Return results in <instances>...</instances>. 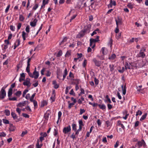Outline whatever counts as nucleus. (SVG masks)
Segmentation results:
<instances>
[{
  "instance_id": "nucleus-41",
  "label": "nucleus",
  "mask_w": 148,
  "mask_h": 148,
  "mask_svg": "<svg viewBox=\"0 0 148 148\" xmlns=\"http://www.w3.org/2000/svg\"><path fill=\"white\" fill-rule=\"evenodd\" d=\"M110 3H111V4L113 5H116V1H112V0H110Z\"/></svg>"
},
{
  "instance_id": "nucleus-11",
  "label": "nucleus",
  "mask_w": 148,
  "mask_h": 148,
  "mask_svg": "<svg viewBox=\"0 0 148 148\" xmlns=\"http://www.w3.org/2000/svg\"><path fill=\"white\" fill-rule=\"evenodd\" d=\"M121 87L123 92V95H125L126 92V86L125 85L124 86L123 85H122Z\"/></svg>"
},
{
  "instance_id": "nucleus-42",
  "label": "nucleus",
  "mask_w": 148,
  "mask_h": 148,
  "mask_svg": "<svg viewBox=\"0 0 148 148\" xmlns=\"http://www.w3.org/2000/svg\"><path fill=\"white\" fill-rule=\"evenodd\" d=\"M75 103L73 102V103H69L68 106L69 108L70 109L71 108L72 106L75 104Z\"/></svg>"
},
{
  "instance_id": "nucleus-2",
  "label": "nucleus",
  "mask_w": 148,
  "mask_h": 148,
  "mask_svg": "<svg viewBox=\"0 0 148 148\" xmlns=\"http://www.w3.org/2000/svg\"><path fill=\"white\" fill-rule=\"evenodd\" d=\"M146 49L145 47H142L139 53L136 56L137 58L141 57L143 58L145 56V54L144 52L145 51Z\"/></svg>"
},
{
  "instance_id": "nucleus-14",
  "label": "nucleus",
  "mask_w": 148,
  "mask_h": 148,
  "mask_svg": "<svg viewBox=\"0 0 148 148\" xmlns=\"http://www.w3.org/2000/svg\"><path fill=\"white\" fill-rule=\"evenodd\" d=\"M116 58V56L115 55V54L113 53L112 55H111V56H110L108 59L109 60H113L115 58Z\"/></svg>"
},
{
  "instance_id": "nucleus-51",
  "label": "nucleus",
  "mask_w": 148,
  "mask_h": 148,
  "mask_svg": "<svg viewBox=\"0 0 148 148\" xmlns=\"http://www.w3.org/2000/svg\"><path fill=\"white\" fill-rule=\"evenodd\" d=\"M139 123V122L138 121H137L135 123V125L134 126V127H136L138 126Z\"/></svg>"
},
{
  "instance_id": "nucleus-48",
  "label": "nucleus",
  "mask_w": 148,
  "mask_h": 148,
  "mask_svg": "<svg viewBox=\"0 0 148 148\" xmlns=\"http://www.w3.org/2000/svg\"><path fill=\"white\" fill-rule=\"evenodd\" d=\"M76 134H75L74 133H73L72 135L70 136L71 138H72L73 140L75 139L76 138Z\"/></svg>"
},
{
  "instance_id": "nucleus-60",
  "label": "nucleus",
  "mask_w": 148,
  "mask_h": 148,
  "mask_svg": "<svg viewBox=\"0 0 148 148\" xmlns=\"http://www.w3.org/2000/svg\"><path fill=\"white\" fill-rule=\"evenodd\" d=\"M36 148H41V146H40L39 145V143L38 141L37 142V143H36Z\"/></svg>"
},
{
  "instance_id": "nucleus-63",
  "label": "nucleus",
  "mask_w": 148,
  "mask_h": 148,
  "mask_svg": "<svg viewBox=\"0 0 148 148\" xmlns=\"http://www.w3.org/2000/svg\"><path fill=\"white\" fill-rule=\"evenodd\" d=\"M6 135V134L3 132L1 133L0 134V136L1 137H5Z\"/></svg>"
},
{
  "instance_id": "nucleus-54",
  "label": "nucleus",
  "mask_w": 148,
  "mask_h": 148,
  "mask_svg": "<svg viewBox=\"0 0 148 148\" xmlns=\"http://www.w3.org/2000/svg\"><path fill=\"white\" fill-rule=\"evenodd\" d=\"M36 23H34L33 22H31L30 23V25L32 27H35L36 25Z\"/></svg>"
},
{
  "instance_id": "nucleus-6",
  "label": "nucleus",
  "mask_w": 148,
  "mask_h": 148,
  "mask_svg": "<svg viewBox=\"0 0 148 148\" xmlns=\"http://www.w3.org/2000/svg\"><path fill=\"white\" fill-rule=\"evenodd\" d=\"M6 95V92L3 88H2L0 92V98L3 99L4 98Z\"/></svg>"
},
{
  "instance_id": "nucleus-45",
  "label": "nucleus",
  "mask_w": 148,
  "mask_h": 148,
  "mask_svg": "<svg viewBox=\"0 0 148 148\" xmlns=\"http://www.w3.org/2000/svg\"><path fill=\"white\" fill-rule=\"evenodd\" d=\"M38 5L37 4H36L33 8L32 9L35 10L38 8Z\"/></svg>"
},
{
  "instance_id": "nucleus-56",
  "label": "nucleus",
  "mask_w": 148,
  "mask_h": 148,
  "mask_svg": "<svg viewBox=\"0 0 148 148\" xmlns=\"http://www.w3.org/2000/svg\"><path fill=\"white\" fill-rule=\"evenodd\" d=\"M85 111L84 109H80L79 114L80 115L82 114L83 113L85 112Z\"/></svg>"
},
{
  "instance_id": "nucleus-47",
  "label": "nucleus",
  "mask_w": 148,
  "mask_h": 148,
  "mask_svg": "<svg viewBox=\"0 0 148 148\" xmlns=\"http://www.w3.org/2000/svg\"><path fill=\"white\" fill-rule=\"evenodd\" d=\"M33 102L34 106L35 108H37L38 106L37 102L36 100L34 101H33Z\"/></svg>"
},
{
  "instance_id": "nucleus-13",
  "label": "nucleus",
  "mask_w": 148,
  "mask_h": 148,
  "mask_svg": "<svg viewBox=\"0 0 148 148\" xmlns=\"http://www.w3.org/2000/svg\"><path fill=\"white\" fill-rule=\"evenodd\" d=\"M25 105V101H24L22 102H20L19 103L18 105H17V106H18L21 108L23 106H24Z\"/></svg>"
},
{
  "instance_id": "nucleus-24",
  "label": "nucleus",
  "mask_w": 148,
  "mask_h": 148,
  "mask_svg": "<svg viewBox=\"0 0 148 148\" xmlns=\"http://www.w3.org/2000/svg\"><path fill=\"white\" fill-rule=\"evenodd\" d=\"M20 40L19 39H17L14 43V44H16L17 46H18L20 45Z\"/></svg>"
},
{
  "instance_id": "nucleus-49",
  "label": "nucleus",
  "mask_w": 148,
  "mask_h": 148,
  "mask_svg": "<svg viewBox=\"0 0 148 148\" xmlns=\"http://www.w3.org/2000/svg\"><path fill=\"white\" fill-rule=\"evenodd\" d=\"M25 109L28 111L29 112H31L32 110L29 106H27L25 108Z\"/></svg>"
},
{
  "instance_id": "nucleus-39",
  "label": "nucleus",
  "mask_w": 148,
  "mask_h": 148,
  "mask_svg": "<svg viewBox=\"0 0 148 148\" xmlns=\"http://www.w3.org/2000/svg\"><path fill=\"white\" fill-rule=\"evenodd\" d=\"M28 36V34H26L24 31H23L22 32V37H27Z\"/></svg>"
},
{
  "instance_id": "nucleus-64",
  "label": "nucleus",
  "mask_w": 148,
  "mask_h": 148,
  "mask_svg": "<svg viewBox=\"0 0 148 148\" xmlns=\"http://www.w3.org/2000/svg\"><path fill=\"white\" fill-rule=\"evenodd\" d=\"M23 116L25 118H29V116L26 114L23 113L22 114Z\"/></svg>"
},
{
  "instance_id": "nucleus-46",
  "label": "nucleus",
  "mask_w": 148,
  "mask_h": 148,
  "mask_svg": "<svg viewBox=\"0 0 148 148\" xmlns=\"http://www.w3.org/2000/svg\"><path fill=\"white\" fill-rule=\"evenodd\" d=\"M21 109H20V108H16V111L18 113L19 115H20L21 113Z\"/></svg>"
},
{
  "instance_id": "nucleus-5",
  "label": "nucleus",
  "mask_w": 148,
  "mask_h": 148,
  "mask_svg": "<svg viewBox=\"0 0 148 148\" xmlns=\"http://www.w3.org/2000/svg\"><path fill=\"white\" fill-rule=\"evenodd\" d=\"M91 25L90 24H88L86 26H85L84 29V32L86 33H89L90 31L91 28Z\"/></svg>"
},
{
  "instance_id": "nucleus-35",
  "label": "nucleus",
  "mask_w": 148,
  "mask_h": 148,
  "mask_svg": "<svg viewBox=\"0 0 148 148\" xmlns=\"http://www.w3.org/2000/svg\"><path fill=\"white\" fill-rule=\"evenodd\" d=\"M62 53L61 50H60L58 53L57 55V57H59L61 56L62 55Z\"/></svg>"
},
{
  "instance_id": "nucleus-16",
  "label": "nucleus",
  "mask_w": 148,
  "mask_h": 148,
  "mask_svg": "<svg viewBox=\"0 0 148 148\" xmlns=\"http://www.w3.org/2000/svg\"><path fill=\"white\" fill-rule=\"evenodd\" d=\"M23 66V63L22 62H19V64L17 65V67L18 68L17 71H18V69L21 68Z\"/></svg>"
},
{
  "instance_id": "nucleus-4",
  "label": "nucleus",
  "mask_w": 148,
  "mask_h": 148,
  "mask_svg": "<svg viewBox=\"0 0 148 148\" xmlns=\"http://www.w3.org/2000/svg\"><path fill=\"white\" fill-rule=\"evenodd\" d=\"M30 81V79L29 78H27L23 83V84L24 86H27L28 87H29L31 85Z\"/></svg>"
},
{
  "instance_id": "nucleus-25",
  "label": "nucleus",
  "mask_w": 148,
  "mask_h": 148,
  "mask_svg": "<svg viewBox=\"0 0 148 148\" xmlns=\"http://www.w3.org/2000/svg\"><path fill=\"white\" fill-rule=\"evenodd\" d=\"M90 45L91 47L92 48H93L95 46V43H94L93 42H92L91 40H90Z\"/></svg>"
},
{
  "instance_id": "nucleus-33",
  "label": "nucleus",
  "mask_w": 148,
  "mask_h": 148,
  "mask_svg": "<svg viewBox=\"0 0 148 148\" xmlns=\"http://www.w3.org/2000/svg\"><path fill=\"white\" fill-rule=\"evenodd\" d=\"M142 114V112L140 110H138L136 112V116H137L138 115H141Z\"/></svg>"
},
{
  "instance_id": "nucleus-23",
  "label": "nucleus",
  "mask_w": 148,
  "mask_h": 148,
  "mask_svg": "<svg viewBox=\"0 0 148 148\" xmlns=\"http://www.w3.org/2000/svg\"><path fill=\"white\" fill-rule=\"evenodd\" d=\"M21 94L22 92L21 91H18L15 93V94L16 96L19 97L21 95Z\"/></svg>"
},
{
  "instance_id": "nucleus-52",
  "label": "nucleus",
  "mask_w": 148,
  "mask_h": 148,
  "mask_svg": "<svg viewBox=\"0 0 148 148\" xmlns=\"http://www.w3.org/2000/svg\"><path fill=\"white\" fill-rule=\"evenodd\" d=\"M27 133V131H25L23 132L21 134V136L22 137H23Z\"/></svg>"
},
{
  "instance_id": "nucleus-53",
  "label": "nucleus",
  "mask_w": 148,
  "mask_h": 148,
  "mask_svg": "<svg viewBox=\"0 0 148 148\" xmlns=\"http://www.w3.org/2000/svg\"><path fill=\"white\" fill-rule=\"evenodd\" d=\"M3 123L5 124H8L9 123V121L6 119H3Z\"/></svg>"
},
{
  "instance_id": "nucleus-37",
  "label": "nucleus",
  "mask_w": 148,
  "mask_h": 148,
  "mask_svg": "<svg viewBox=\"0 0 148 148\" xmlns=\"http://www.w3.org/2000/svg\"><path fill=\"white\" fill-rule=\"evenodd\" d=\"M94 82L96 86L97 85L99 84V81L98 79L96 77H95L94 78Z\"/></svg>"
},
{
  "instance_id": "nucleus-40",
  "label": "nucleus",
  "mask_w": 148,
  "mask_h": 148,
  "mask_svg": "<svg viewBox=\"0 0 148 148\" xmlns=\"http://www.w3.org/2000/svg\"><path fill=\"white\" fill-rule=\"evenodd\" d=\"M28 91V90L27 89L25 90L23 92V97H25V95L26 93Z\"/></svg>"
},
{
  "instance_id": "nucleus-34",
  "label": "nucleus",
  "mask_w": 148,
  "mask_h": 148,
  "mask_svg": "<svg viewBox=\"0 0 148 148\" xmlns=\"http://www.w3.org/2000/svg\"><path fill=\"white\" fill-rule=\"evenodd\" d=\"M91 41H92V42L95 43L96 42H98L99 40L97 39H95L93 38H91L90 39Z\"/></svg>"
},
{
  "instance_id": "nucleus-12",
  "label": "nucleus",
  "mask_w": 148,
  "mask_h": 148,
  "mask_svg": "<svg viewBox=\"0 0 148 148\" xmlns=\"http://www.w3.org/2000/svg\"><path fill=\"white\" fill-rule=\"evenodd\" d=\"M115 21L117 26H118V25H120L122 23L121 20L119 18V17L117 19H116Z\"/></svg>"
},
{
  "instance_id": "nucleus-15",
  "label": "nucleus",
  "mask_w": 148,
  "mask_h": 148,
  "mask_svg": "<svg viewBox=\"0 0 148 148\" xmlns=\"http://www.w3.org/2000/svg\"><path fill=\"white\" fill-rule=\"evenodd\" d=\"M68 72L67 71V69L66 68H65V69L64 71V73L63 75V80H64L65 78H66V77L67 75Z\"/></svg>"
},
{
  "instance_id": "nucleus-31",
  "label": "nucleus",
  "mask_w": 148,
  "mask_h": 148,
  "mask_svg": "<svg viewBox=\"0 0 148 148\" xmlns=\"http://www.w3.org/2000/svg\"><path fill=\"white\" fill-rule=\"evenodd\" d=\"M5 113L6 116H8L10 115V111L8 110H6L5 111Z\"/></svg>"
},
{
  "instance_id": "nucleus-57",
  "label": "nucleus",
  "mask_w": 148,
  "mask_h": 148,
  "mask_svg": "<svg viewBox=\"0 0 148 148\" xmlns=\"http://www.w3.org/2000/svg\"><path fill=\"white\" fill-rule=\"evenodd\" d=\"M119 142L118 140H117L116 143L114 145V147L115 148L117 147L119 145Z\"/></svg>"
},
{
  "instance_id": "nucleus-30",
  "label": "nucleus",
  "mask_w": 148,
  "mask_h": 148,
  "mask_svg": "<svg viewBox=\"0 0 148 148\" xmlns=\"http://www.w3.org/2000/svg\"><path fill=\"white\" fill-rule=\"evenodd\" d=\"M55 96H53L51 95V97H50V99L51 101V102H53L55 101Z\"/></svg>"
},
{
  "instance_id": "nucleus-18",
  "label": "nucleus",
  "mask_w": 148,
  "mask_h": 148,
  "mask_svg": "<svg viewBox=\"0 0 148 148\" xmlns=\"http://www.w3.org/2000/svg\"><path fill=\"white\" fill-rule=\"evenodd\" d=\"M67 39V37H65V38H64L63 40L61 42L60 44V45H61V47H62V44H64V43L66 41Z\"/></svg>"
},
{
  "instance_id": "nucleus-50",
  "label": "nucleus",
  "mask_w": 148,
  "mask_h": 148,
  "mask_svg": "<svg viewBox=\"0 0 148 148\" xmlns=\"http://www.w3.org/2000/svg\"><path fill=\"white\" fill-rule=\"evenodd\" d=\"M87 61L86 60H84L83 63V66L85 67Z\"/></svg>"
},
{
  "instance_id": "nucleus-55",
  "label": "nucleus",
  "mask_w": 148,
  "mask_h": 148,
  "mask_svg": "<svg viewBox=\"0 0 148 148\" xmlns=\"http://www.w3.org/2000/svg\"><path fill=\"white\" fill-rule=\"evenodd\" d=\"M10 29L12 31L15 30V27L12 25H11L10 26Z\"/></svg>"
},
{
  "instance_id": "nucleus-38",
  "label": "nucleus",
  "mask_w": 148,
  "mask_h": 148,
  "mask_svg": "<svg viewBox=\"0 0 148 148\" xmlns=\"http://www.w3.org/2000/svg\"><path fill=\"white\" fill-rule=\"evenodd\" d=\"M30 26L29 25H27L25 28V31L27 33H29V32Z\"/></svg>"
},
{
  "instance_id": "nucleus-44",
  "label": "nucleus",
  "mask_w": 148,
  "mask_h": 148,
  "mask_svg": "<svg viewBox=\"0 0 148 148\" xmlns=\"http://www.w3.org/2000/svg\"><path fill=\"white\" fill-rule=\"evenodd\" d=\"M10 5H8L7 8H6L5 10V12L6 13H7L9 9V8L10 7Z\"/></svg>"
},
{
  "instance_id": "nucleus-3",
  "label": "nucleus",
  "mask_w": 148,
  "mask_h": 148,
  "mask_svg": "<svg viewBox=\"0 0 148 148\" xmlns=\"http://www.w3.org/2000/svg\"><path fill=\"white\" fill-rule=\"evenodd\" d=\"M137 145L138 147V148H140L143 145L144 147H145L146 146L144 140L143 139L141 141H138L136 144V147Z\"/></svg>"
},
{
  "instance_id": "nucleus-10",
  "label": "nucleus",
  "mask_w": 148,
  "mask_h": 148,
  "mask_svg": "<svg viewBox=\"0 0 148 148\" xmlns=\"http://www.w3.org/2000/svg\"><path fill=\"white\" fill-rule=\"evenodd\" d=\"M131 65L130 63H128L127 62H125V69L127 70V69H131Z\"/></svg>"
},
{
  "instance_id": "nucleus-22",
  "label": "nucleus",
  "mask_w": 148,
  "mask_h": 148,
  "mask_svg": "<svg viewBox=\"0 0 148 148\" xmlns=\"http://www.w3.org/2000/svg\"><path fill=\"white\" fill-rule=\"evenodd\" d=\"M72 129L75 132L77 130V125H76L74 123H73L72 124Z\"/></svg>"
},
{
  "instance_id": "nucleus-29",
  "label": "nucleus",
  "mask_w": 148,
  "mask_h": 148,
  "mask_svg": "<svg viewBox=\"0 0 148 148\" xmlns=\"http://www.w3.org/2000/svg\"><path fill=\"white\" fill-rule=\"evenodd\" d=\"M133 5L131 3H128L127 5V6L130 9H132L133 8Z\"/></svg>"
},
{
  "instance_id": "nucleus-36",
  "label": "nucleus",
  "mask_w": 148,
  "mask_h": 148,
  "mask_svg": "<svg viewBox=\"0 0 148 148\" xmlns=\"http://www.w3.org/2000/svg\"><path fill=\"white\" fill-rule=\"evenodd\" d=\"M114 66L113 64H110L109 65V67L110 71H113L114 70Z\"/></svg>"
},
{
  "instance_id": "nucleus-58",
  "label": "nucleus",
  "mask_w": 148,
  "mask_h": 148,
  "mask_svg": "<svg viewBox=\"0 0 148 148\" xmlns=\"http://www.w3.org/2000/svg\"><path fill=\"white\" fill-rule=\"evenodd\" d=\"M97 56L100 60H103L104 59V57L103 56H100L99 55H97Z\"/></svg>"
},
{
  "instance_id": "nucleus-1",
  "label": "nucleus",
  "mask_w": 148,
  "mask_h": 148,
  "mask_svg": "<svg viewBox=\"0 0 148 148\" xmlns=\"http://www.w3.org/2000/svg\"><path fill=\"white\" fill-rule=\"evenodd\" d=\"M31 58H29L28 59L27 61V65L26 68V71L28 73L29 76L32 78H34L36 79L38 78L39 76V73L37 71L36 68L35 67L34 71L33 73L30 72V62L31 61Z\"/></svg>"
},
{
  "instance_id": "nucleus-43",
  "label": "nucleus",
  "mask_w": 148,
  "mask_h": 148,
  "mask_svg": "<svg viewBox=\"0 0 148 148\" xmlns=\"http://www.w3.org/2000/svg\"><path fill=\"white\" fill-rule=\"evenodd\" d=\"M15 128L13 126H11L9 128V130L10 131L13 132L15 130Z\"/></svg>"
},
{
  "instance_id": "nucleus-17",
  "label": "nucleus",
  "mask_w": 148,
  "mask_h": 148,
  "mask_svg": "<svg viewBox=\"0 0 148 148\" xmlns=\"http://www.w3.org/2000/svg\"><path fill=\"white\" fill-rule=\"evenodd\" d=\"M12 89H9L8 92V96L9 97H10L12 94Z\"/></svg>"
},
{
  "instance_id": "nucleus-9",
  "label": "nucleus",
  "mask_w": 148,
  "mask_h": 148,
  "mask_svg": "<svg viewBox=\"0 0 148 148\" xmlns=\"http://www.w3.org/2000/svg\"><path fill=\"white\" fill-rule=\"evenodd\" d=\"M86 33L83 30L80 32L77 36V38H80L83 37Z\"/></svg>"
},
{
  "instance_id": "nucleus-59",
  "label": "nucleus",
  "mask_w": 148,
  "mask_h": 148,
  "mask_svg": "<svg viewBox=\"0 0 148 148\" xmlns=\"http://www.w3.org/2000/svg\"><path fill=\"white\" fill-rule=\"evenodd\" d=\"M62 114V112L61 111H59L58 112V120H59L60 119V118Z\"/></svg>"
},
{
  "instance_id": "nucleus-27",
  "label": "nucleus",
  "mask_w": 148,
  "mask_h": 148,
  "mask_svg": "<svg viewBox=\"0 0 148 148\" xmlns=\"http://www.w3.org/2000/svg\"><path fill=\"white\" fill-rule=\"evenodd\" d=\"M35 95H36V93H34L32 95V96H31V97H30L29 99H30V101L31 102H32L33 101H35V100H34V97L35 96Z\"/></svg>"
},
{
  "instance_id": "nucleus-21",
  "label": "nucleus",
  "mask_w": 148,
  "mask_h": 148,
  "mask_svg": "<svg viewBox=\"0 0 148 148\" xmlns=\"http://www.w3.org/2000/svg\"><path fill=\"white\" fill-rule=\"evenodd\" d=\"M71 55V51H67L65 55V56L66 57H69Z\"/></svg>"
},
{
  "instance_id": "nucleus-8",
  "label": "nucleus",
  "mask_w": 148,
  "mask_h": 148,
  "mask_svg": "<svg viewBox=\"0 0 148 148\" xmlns=\"http://www.w3.org/2000/svg\"><path fill=\"white\" fill-rule=\"evenodd\" d=\"M92 61L95 63L96 66L97 67L100 66L101 65V62L97 60L96 58H94L92 60Z\"/></svg>"
},
{
  "instance_id": "nucleus-32",
  "label": "nucleus",
  "mask_w": 148,
  "mask_h": 148,
  "mask_svg": "<svg viewBox=\"0 0 148 148\" xmlns=\"http://www.w3.org/2000/svg\"><path fill=\"white\" fill-rule=\"evenodd\" d=\"M24 18H25L23 17V15H20L19 19L21 21H23L24 19Z\"/></svg>"
},
{
  "instance_id": "nucleus-62",
  "label": "nucleus",
  "mask_w": 148,
  "mask_h": 148,
  "mask_svg": "<svg viewBox=\"0 0 148 148\" xmlns=\"http://www.w3.org/2000/svg\"><path fill=\"white\" fill-rule=\"evenodd\" d=\"M47 105V102L46 101H43L42 103L41 106L43 107Z\"/></svg>"
},
{
  "instance_id": "nucleus-19",
  "label": "nucleus",
  "mask_w": 148,
  "mask_h": 148,
  "mask_svg": "<svg viewBox=\"0 0 148 148\" xmlns=\"http://www.w3.org/2000/svg\"><path fill=\"white\" fill-rule=\"evenodd\" d=\"M98 106L100 109L103 110L105 109L106 108V106L104 104H99Z\"/></svg>"
},
{
  "instance_id": "nucleus-20",
  "label": "nucleus",
  "mask_w": 148,
  "mask_h": 148,
  "mask_svg": "<svg viewBox=\"0 0 148 148\" xmlns=\"http://www.w3.org/2000/svg\"><path fill=\"white\" fill-rule=\"evenodd\" d=\"M147 114V113H145L144 115H143L140 119V121H142L145 119L146 118Z\"/></svg>"
},
{
  "instance_id": "nucleus-7",
  "label": "nucleus",
  "mask_w": 148,
  "mask_h": 148,
  "mask_svg": "<svg viewBox=\"0 0 148 148\" xmlns=\"http://www.w3.org/2000/svg\"><path fill=\"white\" fill-rule=\"evenodd\" d=\"M71 130V127L70 125H69L68 126L64 127L63 130V132L65 134H66L69 132H70Z\"/></svg>"
},
{
  "instance_id": "nucleus-26",
  "label": "nucleus",
  "mask_w": 148,
  "mask_h": 148,
  "mask_svg": "<svg viewBox=\"0 0 148 148\" xmlns=\"http://www.w3.org/2000/svg\"><path fill=\"white\" fill-rule=\"evenodd\" d=\"M105 51V47H102L101 49V51L102 52V54L103 55L106 54L107 52Z\"/></svg>"
},
{
  "instance_id": "nucleus-28",
  "label": "nucleus",
  "mask_w": 148,
  "mask_h": 148,
  "mask_svg": "<svg viewBox=\"0 0 148 148\" xmlns=\"http://www.w3.org/2000/svg\"><path fill=\"white\" fill-rule=\"evenodd\" d=\"M11 115L14 119L17 118L16 115L14 112H12L11 113Z\"/></svg>"
},
{
  "instance_id": "nucleus-61",
  "label": "nucleus",
  "mask_w": 148,
  "mask_h": 148,
  "mask_svg": "<svg viewBox=\"0 0 148 148\" xmlns=\"http://www.w3.org/2000/svg\"><path fill=\"white\" fill-rule=\"evenodd\" d=\"M97 123L99 126H100L101 124V122L100 119H98L97 121Z\"/></svg>"
}]
</instances>
